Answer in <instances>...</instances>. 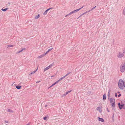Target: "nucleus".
Instances as JSON below:
<instances>
[{"label":"nucleus","mask_w":125,"mask_h":125,"mask_svg":"<svg viewBox=\"0 0 125 125\" xmlns=\"http://www.w3.org/2000/svg\"><path fill=\"white\" fill-rule=\"evenodd\" d=\"M121 79H120L119 80L118 86L120 89L123 90L124 89L123 85L122 83L121 82Z\"/></svg>","instance_id":"obj_1"},{"label":"nucleus","mask_w":125,"mask_h":125,"mask_svg":"<svg viewBox=\"0 0 125 125\" xmlns=\"http://www.w3.org/2000/svg\"><path fill=\"white\" fill-rule=\"evenodd\" d=\"M84 6V5H83V6L82 7H81V8H80L79 9H77L76 10H74L72 12H71L69 13V15H71L73 13H75L76 12H77L78 11H79L80 10H81L82 9Z\"/></svg>","instance_id":"obj_2"},{"label":"nucleus","mask_w":125,"mask_h":125,"mask_svg":"<svg viewBox=\"0 0 125 125\" xmlns=\"http://www.w3.org/2000/svg\"><path fill=\"white\" fill-rule=\"evenodd\" d=\"M118 105L119 109H120L121 110L123 108V106H124L125 105V104H121L120 103H118Z\"/></svg>","instance_id":"obj_3"},{"label":"nucleus","mask_w":125,"mask_h":125,"mask_svg":"<svg viewBox=\"0 0 125 125\" xmlns=\"http://www.w3.org/2000/svg\"><path fill=\"white\" fill-rule=\"evenodd\" d=\"M120 71L121 72H123L125 70V66H122V65L120 66Z\"/></svg>","instance_id":"obj_4"},{"label":"nucleus","mask_w":125,"mask_h":125,"mask_svg":"<svg viewBox=\"0 0 125 125\" xmlns=\"http://www.w3.org/2000/svg\"><path fill=\"white\" fill-rule=\"evenodd\" d=\"M53 8L52 7L49 8L48 9H47L43 13V14L44 15H46L47 14V12L48 11H49L50 10H51V9H52Z\"/></svg>","instance_id":"obj_5"},{"label":"nucleus","mask_w":125,"mask_h":125,"mask_svg":"<svg viewBox=\"0 0 125 125\" xmlns=\"http://www.w3.org/2000/svg\"><path fill=\"white\" fill-rule=\"evenodd\" d=\"M109 99H110L109 100L110 101V103H112V102H115V99L114 98H110Z\"/></svg>","instance_id":"obj_6"},{"label":"nucleus","mask_w":125,"mask_h":125,"mask_svg":"<svg viewBox=\"0 0 125 125\" xmlns=\"http://www.w3.org/2000/svg\"><path fill=\"white\" fill-rule=\"evenodd\" d=\"M98 120L100 121L104 122V120L102 118H100L99 117H98Z\"/></svg>","instance_id":"obj_7"},{"label":"nucleus","mask_w":125,"mask_h":125,"mask_svg":"<svg viewBox=\"0 0 125 125\" xmlns=\"http://www.w3.org/2000/svg\"><path fill=\"white\" fill-rule=\"evenodd\" d=\"M119 55L118 56V57L119 58L123 57L124 55V54H121L120 52H119Z\"/></svg>","instance_id":"obj_8"},{"label":"nucleus","mask_w":125,"mask_h":125,"mask_svg":"<svg viewBox=\"0 0 125 125\" xmlns=\"http://www.w3.org/2000/svg\"><path fill=\"white\" fill-rule=\"evenodd\" d=\"M6 111L7 112H9L11 113H13V111L12 110L9 109H7L6 110Z\"/></svg>","instance_id":"obj_9"},{"label":"nucleus","mask_w":125,"mask_h":125,"mask_svg":"<svg viewBox=\"0 0 125 125\" xmlns=\"http://www.w3.org/2000/svg\"><path fill=\"white\" fill-rule=\"evenodd\" d=\"M37 69H38V68H37L34 71L32 72L31 73H30L29 74V75L31 76V74L35 73L37 71Z\"/></svg>","instance_id":"obj_10"},{"label":"nucleus","mask_w":125,"mask_h":125,"mask_svg":"<svg viewBox=\"0 0 125 125\" xmlns=\"http://www.w3.org/2000/svg\"><path fill=\"white\" fill-rule=\"evenodd\" d=\"M111 92V90L110 89H109L108 92V99L109 100L110 97V94Z\"/></svg>","instance_id":"obj_11"},{"label":"nucleus","mask_w":125,"mask_h":125,"mask_svg":"<svg viewBox=\"0 0 125 125\" xmlns=\"http://www.w3.org/2000/svg\"><path fill=\"white\" fill-rule=\"evenodd\" d=\"M49 118L48 116L47 115L43 117V119L44 120L47 121L48 119H49Z\"/></svg>","instance_id":"obj_12"},{"label":"nucleus","mask_w":125,"mask_h":125,"mask_svg":"<svg viewBox=\"0 0 125 125\" xmlns=\"http://www.w3.org/2000/svg\"><path fill=\"white\" fill-rule=\"evenodd\" d=\"M106 95L105 94L103 95V100H105V99H106Z\"/></svg>","instance_id":"obj_13"},{"label":"nucleus","mask_w":125,"mask_h":125,"mask_svg":"<svg viewBox=\"0 0 125 125\" xmlns=\"http://www.w3.org/2000/svg\"><path fill=\"white\" fill-rule=\"evenodd\" d=\"M8 9V8H7L5 9H4L3 8H2L1 9V10H2L3 11H6Z\"/></svg>","instance_id":"obj_14"},{"label":"nucleus","mask_w":125,"mask_h":125,"mask_svg":"<svg viewBox=\"0 0 125 125\" xmlns=\"http://www.w3.org/2000/svg\"><path fill=\"white\" fill-rule=\"evenodd\" d=\"M111 104L112 106L113 107V108H114V107H115V102H112V103H111Z\"/></svg>","instance_id":"obj_15"},{"label":"nucleus","mask_w":125,"mask_h":125,"mask_svg":"<svg viewBox=\"0 0 125 125\" xmlns=\"http://www.w3.org/2000/svg\"><path fill=\"white\" fill-rule=\"evenodd\" d=\"M50 68V66H48L47 67L45 68L44 69V71H45L47 70H48Z\"/></svg>","instance_id":"obj_16"},{"label":"nucleus","mask_w":125,"mask_h":125,"mask_svg":"<svg viewBox=\"0 0 125 125\" xmlns=\"http://www.w3.org/2000/svg\"><path fill=\"white\" fill-rule=\"evenodd\" d=\"M25 49H25V48H23L22 49H21V50H20V51H18L17 52L18 53H20V52H22V51L23 50H25Z\"/></svg>","instance_id":"obj_17"},{"label":"nucleus","mask_w":125,"mask_h":125,"mask_svg":"<svg viewBox=\"0 0 125 125\" xmlns=\"http://www.w3.org/2000/svg\"><path fill=\"white\" fill-rule=\"evenodd\" d=\"M21 86H20L19 85H18L16 86V88L18 89H21Z\"/></svg>","instance_id":"obj_18"},{"label":"nucleus","mask_w":125,"mask_h":125,"mask_svg":"<svg viewBox=\"0 0 125 125\" xmlns=\"http://www.w3.org/2000/svg\"><path fill=\"white\" fill-rule=\"evenodd\" d=\"M44 56H45L44 55V54H42V55H41L39 56H38V58H40L42 57H44Z\"/></svg>","instance_id":"obj_19"},{"label":"nucleus","mask_w":125,"mask_h":125,"mask_svg":"<svg viewBox=\"0 0 125 125\" xmlns=\"http://www.w3.org/2000/svg\"><path fill=\"white\" fill-rule=\"evenodd\" d=\"M112 120H113V121H114V114H113L112 117Z\"/></svg>","instance_id":"obj_20"},{"label":"nucleus","mask_w":125,"mask_h":125,"mask_svg":"<svg viewBox=\"0 0 125 125\" xmlns=\"http://www.w3.org/2000/svg\"><path fill=\"white\" fill-rule=\"evenodd\" d=\"M40 17V15L39 14H38L37 16H36L35 17V19H38Z\"/></svg>","instance_id":"obj_21"},{"label":"nucleus","mask_w":125,"mask_h":125,"mask_svg":"<svg viewBox=\"0 0 125 125\" xmlns=\"http://www.w3.org/2000/svg\"><path fill=\"white\" fill-rule=\"evenodd\" d=\"M96 7V6H95L92 9H91L90 10H89V11H88V12H90V11H91L93 10H94V9H95V8Z\"/></svg>","instance_id":"obj_22"},{"label":"nucleus","mask_w":125,"mask_h":125,"mask_svg":"<svg viewBox=\"0 0 125 125\" xmlns=\"http://www.w3.org/2000/svg\"><path fill=\"white\" fill-rule=\"evenodd\" d=\"M72 90H70L69 91L67 92L66 93V94L67 95V94L68 93H70V92H71L72 91Z\"/></svg>","instance_id":"obj_23"},{"label":"nucleus","mask_w":125,"mask_h":125,"mask_svg":"<svg viewBox=\"0 0 125 125\" xmlns=\"http://www.w3.org/2000/svg\"><path fill=\"white\" fill-rule=\"evenodd\" d=\"M123 14L124 15H125V8L123 10Z\"/></svg>","instance_id":"obj_24"},{"label":"nucleus","mask_w":125,"mask_h":125,"mask_svg":"<svg viewBox=\"0 0 125 125\" xmlns=\"http://www.w3.org/2000/svg\"><path fill=\"white\" fill-rule=\"evenodd\" d=\"M13 45H8L7 46V47H13Z\"/></svg>","instance_id":"obj_25"},{"label":"nucleus","mask_w":125,"mask_h":125,"mask_svg":"<svg viewBox=\"0 0 125 125\" xmlns=\"http://www.w3.org/2000/svg\"><path fill=\"white\" fill-rule=\"evenodd\" d=\"M100 108H101L99 106L97 108V110H98L99 111L100 110Z\"/></svg>","instance_id":"obj_26"},{"label":"nucleus","mask_w":125,"mask_h":125,"mask_svg":"<svg viewBox=\"0 0 125 125\" xmlns=\"http://www.w3.org/2000/svg\"><path fill=\"white\" fill-rule=\"evenodd\" d=\"M121 82H122V83L123 85L124 84H125V82L124 81H123L122 79H121Z\"/></svg>","instance_id":"obj_27"},{"label":"nucleus","mask_w":125,"mask_h":125,"mask_svg":"<svg viewBox=\"0 0 125 125\" xmlns=\"http://www.w3.org/2000/svg\"><path fill=\"white\" fill-rule=\"evenodd\" d=\"M52 49H53V48H51L50 49L48 50L47 51H48V52H49L51 51L52 50Z\"/></svg>","instance_id":"obj_28"},{"label":"nucleus","mask_w":125,"mask_h":125,"mask_svg":"<svg viewBox=\"0 0 125 125\" xmlns=\"http://www.w3.org/2000/svg\"><path fill=\"white\" fill-rule=\"evenodd\" d=\"M53 63L51 64L49 66H50V68L53 65Z\"/></svg>","instance_id":"obj_29"},{"label":"nucleus","mask_w":125,"mask_h":125,"mask_svg":"<svg viewBox=\"0 0 125 125\" xmlns=\"http://www.w3.org/2000/svg\"><path fill=\"white\" fill-rule=\"evenodd\" d=\"M48 51H47L46 52V53H44V55H45L47 53H48Z\"/></svg>","instance_id":"obj_30"},{"label":"nucleus","mask_w":125,"mask_h":125,"mask_svg":"<svg viewBox=\"0 0 125 125\" xmlns=\"http://www.w3.org/2000/svg\"><path fill=\"white\" fill-rule=\"evenodd\" d=\"M57 84L56 83V82H55L54 83H53L52 85V86H54V85H55V84Z\"/></svg>","instance_id":"obj_31"},{"label":"nucleus","mask_w":125,"mask_h":125,"mask_svg":"<svg viewBox=\"0 0 125 125\" xmlns=\"http://www.w3.org/2000/svg\"><path fill=\"white\" fill-rule=\"evenodd\" d=\"M83 15H84V14H83V13L82 14H81L80 16L78 18H77V19L79 18L80 17H81V16H82Z\"/></svg>","instance_id":"obj_32"},{"label":"nucleus","mask_w":125,"mask_h":125,"mask_svg":"<svg viewBox=\"0 0 125 125\" xmlns=\"http://www.w3.org/2000/svg\"><path fill=\"white\" fill-rule=\"evenodd\" d=\"M71 72H69L68 73L66 74V76H67L70 73H71Z\"/></svg>","instance_id":"obj_33"},{"label":"nucleus","mask_w":125,"mask_h":125,"mask_svg":"<svg viewBox=\"0 0 125 125\" xmlns=\"http://www.w3.org/2000/svg\"><path fill=\"white\" fill-rule=\"evenodd\" d=\"M106 110H107V111L108 112H110V111L109 110V109H108V108H106Z\"/></svg>","instance_id":"obj_34"},{"label":"nucleus","mask_w":125,"mask_h":125,"mask_svg":"<svg viewBox=\"0 0 125 125\" xmlns=\"http://www.w3.org/2000/svg\"><path fill=\"white\" fill-rule=\"evenodd\" d=\"M60 81V80L59 79L57 81H56V83H57L58 82Z\"/></svg>","instance_id":"obj_35"},{"label":"nucleus","mask_w":125,"mask_h":125,"mask_svg":"<svg viewBox=\"0 0 125 125\" xmlns=\"http://www.w3.org/2000/svg\"><path fill=\"white\" fill-rule=\"evenodd\" d=\"M117 93H115V96L116 97H117Z\"/></svg>","instance_id":"obj_36"},{"label":"nucleus","mask_w":125,"mask_h":125,"mask_svg":"<svg viewBox=\"0 0 125 125\" xmlns=\"http://www.w3.org/2000/svg\"><path fill=\"white\" fill-rule=\"evenodd\" d=\"M121 95V94H120L119 95H118L117 96L118 97H120V96Z\"/></svg>","instance_id":"obj_37"},{"label":"nucleus","mask_w":125,"mask_h":125,"mask_svg":"<svg viewBox=\"0 0 125 125\" xmlns=\"http://www.w3.org/2000/svg\"><path fill=\"white\" fill-rule=\"evenodd\" d=\"M67 95L66 94H63L62 95V96H64Z\"/></svg>","instance_id":"obj_38"},{"label":"nucleus","mask_w":125,"mask_h":125,"mask_svg":"<svg viewBox=\"0 0 125 125\" xmlns=\"http://www.w3.org/2000/svg\"><path fill=\"white\" fill-rule=\"evenodd\" d=\"M63 79V78L62 77V78H60V79H59L60 80V81L62 80Z\"/></svg>","instance_id":"obj_39"},{"label":"nucleus","mask_w":125,"mask_h":125,"mask_svg":"<svg viewBox=\"0 0 125 125\" xmlns=\"http://www.w3.org/2000/svg\"><path fill=\"white\" fill-rule=\"evenodd\" d=\"M123 109H125V105L124 106H123Z\"/></svg>","instance_id":"obj_40"},{"label":"nucleus","mask_w":125,"mask_h":125,"mask_svg":"<svg viewBox=\"0 0 125 125\" xmlns=\"http://www.w3.org/2000/svg\"><path fill=\"white\" fill-rule=\"evenodd\" d=\"M88 12V11H86V12H85L84 13H83V14H86V13H87V12Z\"/></svg>","instance_id":"obj_41"},{"label":"nucleus","mask_w":125,"mask_h":125,"mask_svg":"<svg viewBox=\"0 0 125 125\" xmlns=\"http://www.w3.org/2000/svg\"><path fill=\"white\" fill-rule=\"evenodd\" d=\"M66 76H66V75H65L64 76L62 77H63V78L64 79V78H65Z\"/></svg>","instance_id":"obj_42"},{"label":"nucleus","mask_w":125,"mask_h":125,"mask_svg":"<svg viewBox=\"0 0 125 125\" xmlns=\"http://www.w3.org/2000/svg\"><path fill=\"white\" fill-rule=\"evenodd\" d=\"M123 66H125V62H124L123 63Z\"/></svg>","instance_id":"obj_43"},{"label":"nucleus","mask_w":125,"mask_h":125,"mask_svg":"<svg viewBox=\"0 0 125 125\" xmlns=\"http://www.w3.org/2000/svg\"><path fill=\"white\" fill-rule=\"evenodd\" d=\"M123 52L124 53H125V49L123 51Z\"/></svg>","instance_id":"obj_44"},{"label":"nucleus","mask_w":125,"mask_h":125,"mask_svg":"<svg viewBox=\"0 0 125 125\" xmlns=\"http://www.w3.org/2000/svg\"><path fill=\"white\" fill-rule=\"evenodd\" d=\"M30 123L29 122L26 125H30Z\"/></svg>","instance_id":"obj_45"},{"label":"nucleus","mask_w":125,"mask_h":125,"mask_svg":"<svg viewBox=\"0 0 125 125\" xmlns=\"http://www.w3.org/2000/svg\"><path fill=\"white\" fill-rule=\"evenodd\" d=\"M5 123H8L9 122L7 121H5Z\"/></svg>","instance_id":"obj_46"},{"label":"nucleus","mask_w":125,"mask_h":125,"mask_svg":"<svg viewBox=\"0 0 125 125\" xmlns=\"http://www.w3.org/2000/svg\"><path fill=\"white\" fill-rule=\"evenodd\" d=\"M70 15H69V14H67L66 15V16H65V17H67Z\"/></svg>","instance_id":"obj_47"},{"label":"nucleus","mask_w":125,"mask_h":125,"mask_svg":"<svg viewBox=\"0 0 125 125\" xmlns=\"http://www.w3.org/2000/svg\"><path fill=\"white\" fill-rule=\"evenodd\" d=\"M41 82V81H39L37 82H36V83H39V82Z\"/></svg>","instance_id":"obj_48"},{"label":"nucleus","mask_w":125,"mask_h":125,"mask_svg":"<svg viewBox=\"0 0 125 125\" xmlns=\"http://www.w3.org/2000/svg\"><path fill=\"white\" fill-rule=\"evenodd\" d=\"M99 111L100 112V113H101L102 112V110H100Z\"/></svg>","instance_id":"obj_49"},{"label":"nucleus","mask_w":125,"mask_h":125,"mask_svg":"<svg viewBox=\"0 0 125 125\" xmlns=\"http://www.w3.org/2000/svg\"><path fill=\"white\" fill-rule=\"evenodd\" d=\"M48 106V105H46L45 106V107H47Z\"/></svg>","instance_id":"obj_50"},{"label":"nucleus","mask_w":125,"mask_h":125,"mask_svg":"<svg viewBox=\"0 0 125 125\" xmlns=\"http://www.w3.org/2000/svg\"><path fill=\"white\" fill-rule=\"evenodd\" d=\"M117 93L118 94H120V92H119V91H118L117 92Z\"/></svg>","instance_id":"obj_51"},{"label":"nucleus","mask_w":125,"mask_h":125,"mask_svg":"<svg viewBox=\"0 0 125 125\" xmlns=\"http://www.w3.org/2000/svg\"><path fill=\"white\" fill-rule=\"evenodd\" d=\"M115 107H114V108H113H113H112V109H113V110L114 109V110H115Z\"/></svg>","instance_id":"obj_52"},{"label":"nucleus","mask_w":125,"mask_h":125,"mask_svg":"<svg viewBox=\"0 0 125 125\" xmlns=\"http://www.w3.org/2000/svg\"><path fill=\"white\" fill-rule=\"evenodd\" d=\"M54 76V75H52L51 76V77H53Z\"/></svg>","instance_id":"obj_53"},{"label":"nucleus","mask_w":125,"mask_h":125,"mask_svg":"<svg viewBox=\"0 0 125 125\" xmlns=\"http://www.w3.org/2000/svg\"><path fill=\"white\" fill-rule=\"evenodd\" d=\"M124 86V87L125 88V84L123 85V86Z\"/></svg>","instance_id":"obj_54"},{"label":"nucleus","mask_w":125,"mask_h":125,"mask_svg":"<svg viewBox=\"0 0 125 125\" xmlns=\"http://www.w3.org/2000/svg\"><path fill=\"white\" fill-rule=\"evenodd\" d=\"M52 86H52V85L51 86H50V88Z\"/></svg>","instance_id":"obj_55"},{"label":"nucleus","mask_w":125,"mask_h":125,"mask_svg":"<svg viewBox=\"0 0 125 125\" xmlns=\"http://www.w3.org/2000/svg\"><path fill=\"white\" fill-rule=\"evenodd\" d=\"M8 4H10V2H8Z\"/></svg>","instance_id":"obj_56"}]
</instances>
